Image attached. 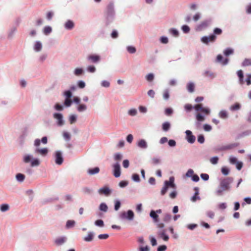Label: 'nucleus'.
Wrapping results in <instances>:
<instances>
[{
  "label": "nucleus",
  "mask_w": 251,
  "mask_h": 251,
  "mask_svg": "<svg viewBox=\"0 0 251 251\" xmlns=\"http://www.w3.org/2000/svg\"><path fill=\"white\" fill-rule=\"evenodd\" d=\"M150 216L152 218L153 222L156 224V227L160 229L157 233L158 237L162 238L165 241H167L169 240V236L166 234V229L164 228L165 225L159 222L158 214L155 211L151 210Z\"/></svg>",
  "instance_id": "nucleus-1"
},
{
  "label": "nucleus",
  "mask_w": 251,
  "mask_h": 251,
  "mask_svg": "<svg viewBox=\"0 0 251 251\" xmlns=\"http://www.w3.org/2000/svg\"><path fill=\"white\" fill-rule=\"evenodd\" d=\"M233 179L231 177H227L221 179L220 183V186L222 189L226 191L230 189V184L233 182Z\"/></svg>",
  "instance_id": "nucleus-2"
},
{
  "label": "nucleus",
  "mask_w": 251,
  "mask_h": 251,
  "mask_svg": "<svg viewBox=\"0 0 251 251\" xmlns=\"http://www.w3.org/2000/svg\"><path fill=\"white\" fill-rule=\"evenodd\" d=\"M134 213L131 210H128L127 212L126 211H123L119 215L120 219L122 220L126 219L128 221H132L134 218Z\"/></svg>",
  "instance_id": "nucleus-3"
},
{
  "label": "nucleus",
  "mask_w": 251,
  "mask_h": 251,
  "mask_svg": "<svg viewBox=\"0 0 251 251\" xmlns=\"http://www.w3.org/2000/svg\"><path fill=\"white\" fill-rule=\"evenodd\" d=\"M194 108L196 111H201L206 115H209L210 113V110L207 108L202 107V104L201 103L195 105Z\"/></svg>",
  "instance_id": "nucleus-4"
},
{
  "label": "nucleus",
  "mask_w": 251,
  "mask_h": 251,
  "mask_svg": "<svg viewBox=\"0 0 251 251\" xmlns=\"http://www.w3.org/2000/svg\"><path fill=\"white\" fill-rule=\"evenodd\" d=\"M216 36L214 34L210 35L209 36H203L201 38V41L205 43L208 44L209 42H213L215 41Z\"/></svg>",
  "instance_id": "nucleus-5"
},
{
  "label": "nucleus",
  "mask_w": 251,
  "mask_h": 251,
  "mask_svg": "<svg viewBox=\"0 0 251 251\" xmlns=\"http://www.w3.org/2000/svg\"><path fill=\"white\" fill-rule=\"evenodd\" d=\"M114 173L113 175L115 177H118L121 175L120 165L119 163H116L113 165Z\"/></svg>",
  "instance_id": "nucleus-6"
},
{
  "label": "nucleus",
  "mask_w": 251,
  "mask_h": 251,
  "mask_svg": "<svg viewBox=\"0 0 251 251\" xmlns=\"http://www.w3.org/2000/svg\"><path fill=\"white\" fill-rule=\"evenodd\" d=\"M185 133L187 141L191 144L194 143L196 140V137L192 134V132L189 130H187Z\"/></svg>",
  "instance_id": "nucleus-7"
},
{
  "label": "nucleus",
  "mask_w": 251,
  "mask_h": 251,
  "mask_svg": "<svg viewBox=\"0 0 251 251\" xmlns=\"http://www.w3.org/2000/svg\"><path fill=\"white\" fill-rule=\"evenodd\" d=\"M53 117L57 120V124L59 126H61L64 125V122L63 120V116L60 113H54L53 114Z\"/></svg>",
  "instance_id": "nucleus-8"
},
{
  "label": "nucleus",
  "mask_w": 251,
  "mask_h": 251,
  "mask_svg": "<svg viewBox=\"0 0 251 251\" xmlns=\"http://www.w3.org/2000/svg\"><path fill=\"white\" fill-rule=\"evenodd\" d=\"M55 163L57 164L61 165L63 161L62 153L60 151H57L55 153Z\"/></svg>",
  "instance_id": "nucleus-9"
},
{
  "label": "nucleus",
  "mask_w": 251,
  "mask_h": 251,
  "mask_svg": "<svg viewBox=\"0 0 251 251\" xmlns=\"http://www.w3.org/2000/svg\"><path fill=\"white\" fill-rule=\"evenodd\" d=\"M35 153L40 154L43 156H45L47 155L49 151L47 148L39 149L36 148L34 151Z\"/></svg>",
  "instance_id": "nucleus-10"
},
{
  "label": "nucleus",
  "mask_w": 251,
  "mask_h": 251,
  "mask_svg": "<svg viewBox=\"0 0 251 251\" xmlns=\"http://www.w3.org/2000/svg\"><path fill=\"white\" fill-rule=\"evenodd\" d=\"M238 146L237 143H232L226 146H223L218 149L219 151H226L232 149Z\"/></svg>",
  "instance_id": "nucleus-11"
},
{
  "label": "nucleus",
  "mask_w": 251,
  "mask_h": 251,
  "mask_svg": "<svg viewBox=\"0 0 251 251\" xmlns=\"http://www.w3.org/2000/svg\"><path fill=\"white\" fill-rule=\"evenodd\" d=\"M87 59L92 63H96L100 60V57L98 55L91 54L88 56Z\"/></svg>",
  "instance_id": "nucleus-12"
},
{
  "label": "nucleus",
  "mask_w": 251,
  "mask_h": 251,
  "mask_svg": "<svg viewBox=\"0 0 251 251\" xmlns=\"http://www.w3.org/2000/svg\"><path fill=\"white\" fill-rule=\"evenodd\" d=\"M99 193L100 194H104L105 196H108L111 193V190L107 187H104L99 189Z\"/></svg>",
  "instance_id": "nucleus-13"
},
{
  "label": "nucleus",
  "mask_w": 251,
  "mask_h": 251,
  "mask_svg": "<svg viewBox=\"0 0 251 251\" xmlns=\"http://www.w3.org/2000/svg\"><path fill=\"white\" fill-rule=\"evenodd\" d=\"M216 61L218 63H222L224 65H225L227 64L228 59L227 58H226L225 59L223 60V56L221 54H219L217 56Z\"/></svg>",
  "instance_id": "nucleus-14"
},
{
  "label": "nucleus",
  "mask_w": 251,
  "mask_h": 251,
  "mask_svg": "<svg viewBox=\"0 0 251 251\" xmlns=\"http://www.w3.org/2000/svg\"><path fill=\"white\" fill-rule=\"evenodd\" d=\"M67 240V238L65 237H60L56 238L55 240V243L57 246H60L63 244Z\"/></svg>",
  "instance_id": "nucleus-15"
},
{
  "label": "nucleus",
  "mask_w": 251,
  "mask_h": 251,
  "mask_svg": "<svg viewBox=\"0 0 251 251\" xmlns=\"http://www.w3.org/2000/svg\"><path fill=\"white\" fill-rule=\"evenodd\" d=\"M209 25V22L208 21H204L201 23L200 25H199L197 26V29L199 30H201Z\"/></svg>",
  "instance_id": "nucleus-16"
},
{
  "label": "nucleus",
  "mask_w": 251,
  "mask_h": 251,
  "mask_svg": "<svg viewBox=\"0 0 251 251\" xmlns=\"http://www.w3.org/2000/svg\"><path fill=\"white\" fill-rule=\"evenodd\" d=\"M237 75L239 77V82L241 85H243L244 83V81L243 80L244 75L243 72L241 70L238 71Z\"/></svg>",
  "instance_id": "nucleus-17"
},
{
  "label": "nucleus",
  "mask_w": 251,
  "mask_h": 251,
  "mask_svg": "<svg viewBox=\"0 0 251 251\" xmlns=\"http://www.w3.org/2000/svg\"><path fill=\"white\" fill-rule=\"evenodd\" d=\"M137 146L142 149H146L147 148V144L146 141L144 139H141L138 141Z\"/></svg>",
  "instance_id": "nucleus-18"
},
{
  "label": "nucleus",
  "mask_w": 251,
  "mask_h": 251,
  "mask_svg": "<svg viewBox=\"0 0 251 251\" xmlns=\"http://www.w3.org/2000/svg\"><path fill=\"white\" fill-rule=\"evenodd\" d=\"M74 23L72 21L68 20L66 22L65 24V27L67 29L70 30L74 28Z\"/></svg>",
  "instance_id": "nucleus-19"
},
{
  "label": "nucleus",
  "mask_w": 251,
  "mask_h": 251,
  "mask_svg": "<svg viewBox=\"0 0 251 251\" xmlns=\"http://www.w3.org/2000/svg\"><path fill=\"white\" fill-rule=\"evenodd\" d=\"M195 191V195L191 198V200L192 201L195 202L197 200H200V197L198 196L199 195V188L198 187H195L194 188Z\"/></svg>",
  "instance_id": "nucleus-20"
},
{
  "label": "nucleus",
  "mask_w": 251,
  "mask_h": 251,
  "mask_svg": "<svg viewBox=\"0 0 251 251\" xmlns=\"http://www.w3.org/2000/svg\"><path fill=\"white\" fill-rule=\"evenodd\" d=\"M100 172V169L99 167H95L92 169H89L88 170V173L90 175H93L99 173Z\"/></svg>",
  "instance_id": "nucleus-21"
},
{
  "label": "nucleus",
  "mask_w": 251,
  "mask_h": 251,
  "mask_svg": "<svg viewBox=\"0 0 251 251\" xmlns=\"http://www.w3.org/2000/svg\"><path fill=\"white\" fill-rule=\"evenodd\" d=\"M165 185H166L167 186H170L172 188L175 187V184H174V178L173 177H171L170 178L169 181H166L165 182Z\"/></svg>",
  "instance_id": "nucleus-22"
},
{
  "label": "nucleus",
  "mask_w": 251,
  "mask_h": 251,
  "mask_svg": "<svg viewBox=\"0 0 251 251\" xmlns=\"http://www.w3.org/2000/svg\"><path fill=\"white\" fill-rule=\"evenodd\" d=\"M241 108V105L240 103L236 102L234 103V104L231 105L229 107V109L231 111H236L238 110Z\"/></svg>",
  "instance_id": "nucleus-23"
},
{
  "label": "nucleus",
  "mask_w": 251,
  "mask_h": 251,
  "mask_svg": "<svg viewBox=\"0 0 251 251\" xmlns=\"http://www.w3.org/2000/svg\"><path fill=\"white\" fill-rule=\"evenodd\" d=\"M219 117L223 119H227L228 117V113L226 110H221L219 113Z\"/></svg>",
  "instance_id": "nucleus-24"
},
{
  "label": "nucleus",
  "mask_w": 251,
  "mask_h": 251,
  "mask_svg": "<svg viewBox=\"0 0 251 251\" xmlns=\"http://www.w3.org/2000/svg\"><path fill=\"white\" fill-rule=\"evenodd\" d=\"M94 234L92 232H89L87 236L84 238V240L86 242H91L93 240Z\"/></svg>",
  "instance_id": "nucleus-25"
},
{
  "label": "nucleus",
  "mask_w": 251,
  "mask_h": 251,
  "mask_svg": "<svg viewBox=\"0 0 251 251\" xmlns=\"http://www.w3.org/2000/svg\"><path fill=\"white\" fill-rule=\"evenodd\" d=\"M41 49H42L41 43L39 41L36 42L35 45H34V50L36 51H39L41 50Z\"/></svg>",
  "instance_id": "nucleus-26"
},
{
  "label": "nucleus",
  "mask_w": 251,
  "mask_h": 251,
  "mask_svg": "<svg viewBox=\"0 0 251 251\" xmlns=\"http://www.w3.org/2000/svg\"><path fill=\"white\" fill-rule=\"evenodd\" d=\"M196 118L198 122H202L205 120L204 117L199 113L197 114Z\"/></svg>",
  "instance_id": "nucleus-27"
},
{
  "label": "nucleus",
  "mask_w": 251,
  "mask_h": 251,
  "mask_svg": "<svg viewBox=\"0 0 251 251\" xmlns=\"http://www.w3.org/2000/svg\"><path fill=\"white\" fill-rule=\"evenodd\" d=\"M16 177L18 181L23 182L25 178V176L22 174L19 173L16 175Z\"/></svg>",
  "instance_id": "nucleus-28"
},
{
  "label": "nucleus",
  "mask_w": 251,
  "mask_h": 251,
  "mask_svg": "<svg viewBox=\"0 0 251 251\" xmlns=\"http://www.w3.org/2000/svg\"><path fill=\"white\" fill-rule=\"evenodd\" d=\"M172 219V216L170 214H165L163 218V221L166 223L169 222Z\"/></svg>",
  "instance_id": "nucleus-29"
},
{
  "label": "nucleus",
  "mask_w": 251,
  "mask_h": 251,
  "mask_svg": "<svg viewBox=\"0 0 251 251\" xmlns=\"http://www.w3.org/2000/svg\"><path fill=\"white\" fill-rule=\"evenodd\" d=\"M9 209V206L8 204H2L0 206V210L2 212H5Z\"/></svg>",
  "instance_id": "nucleus-30"
},
{
  "label": "nucleus",
  "mask_w": 251,
  "mask_h": 251,
  "mask_svg": "<svg viewBox=\"0 0 251 251\" xmlns=\"http://www.w3.org/2000/svg\"><path fill=\"white\" fill-rule=\"evenodd\" d=\"M203 75L206 77H209L211 78L215 77L214 74L209 71H206L203 73Z\"/></svg>",
  "instance_id": "nucleus-31"
},
{
  "label": "nucleus",
  "mask_w": 251,
  "mask_h": 251,
  "mask_svg": "<svg viewBox=\"0 0 251 251\" xmlns=\"http://www.w3.org/2000/svg\"><path fill=\"white\" fill-rule=\"evenodd\" d=\"M170 128V124L168 122H165L162 124V129L164 131H168Z\"/></svg>",
  "instance_id": "nucleus-32"
},
{
  "label": "nucleus",
  "mask_w": 251,
  "mask_h": 251,
  "mask_svg": "<svg viewBox=\"0 0 251 251\" xmlns=\"http://www.w3.org/2000/svg\"><path fill=\"white\" fill-rule=\"evenodd\" d=\"M187 88L188 91L192 93L194 91L195 85L193 83H189L187 84Z\"/></svg>",
  "instance_id": "nucleus-33"
},
{
  "label": "nucleus",
  "mask_w": 251,
  "mask_h": 251,
  "mask_svg": "<svg viewBox=\"0 0 251 251\" xmlns=\"http://www.w3.org/2000/svg\"><path fill=\"white\" fill-rule=\"evenodd\" d=\"M242 66H251V59H245L243 63H242Z\"/></svg>",
  "instance_id": "nucleus-34"
},
{
  "label": "nucleus",
  "mask_w": 251,
  "mask_h": 251,
  "mask_svg": "<svg viewBox=\"0 0 251 251\" xmlns=\"http://www.w3.org/2000/svg\"><path fill=\"white\" fill-rule=\"evenodd\" d=\"M100 209L101 211L106 212L108 209L107 206L104 203H101L100 205Z\"/></svg>",
  "instance_id": "nucleus-35"
},
{
  "label": "nucleus",
  "mask_w": 251,
  "mask_h": 251,
  "mask_svg": "<svg viewBox=\"0 0 251 251\" xmlns=\"http://www.w3.org/2000/svg\"><path fill=\"white\" fill-rule=\"evenodd\" d=\"M40 165V161L38 159H34L31 162V166H38Z\"/></svg>",
  "instance_id": "nucleus-36"
},
{
  "label": "nucleus",
  "mask_w": 251,
  "mask_h": 251,
  "mask_svg": "<svg viewBox=\"0 0 251 251\" xmlns=\"http://www.w3.org/2000/svg\"><path fill=\"white\" fill-rule=\"evenodd\" d=\"M52 29L50 26H47L44 28V33L46 35H48L51 32Z\"/></svg>",
  "instance_id": "nucleus-37"
},
{
  "label": "nucleus",
  "mask_w": 251,
  "mask_h": 251,
  "mask_svg": "<svg viewBox=\"0 0 251 251\" xmlns=\"http://www.w3.org/2000/svg\"><path fill=\"white\" fill-rule=\"evenodd\" d=\"M87 108V107L86 105L84 104H79V106L77 107V110L79 112H82L83 111H85Z\"/></svg>",
  "instance_id": "nucleus-38"
},
{
  "label": "nucleus",
  "mask_w": 251,
  "mask_h": 251,
  "mask_svg": "<svg viewBox=\"0 0 251 251\" xmlns=\"http://www.w3.org/2000/svg\"><path fill=\"white\" fill-rule=\"evenodd\" d=\"M163 97L164 100H167L169 99L170 97V94L168 89H166L164 91Z\"/></svg>",
  "instance_id": "nucleus-39"
},
{
  "label": "nucleus",
  "mask_w": 251,
  "mask_h": 251,
  "mask_svg": "<svg viewBox=\"0 0 251 251\" xmlns=\"http://www.w3.org/2000/svg\"><path fill=\"white\" fill-rule=\"evenodd\" d=\"M219 158L217 156L211 157L210 159V162L213 164H216L218 163Z\"/></svg>",
  "instance_id": "nucleus-40"
},
{
  "label": "nucleus",
  "mask_w": 251,
  "mask_h": 251,
  "mask_svg": "<svg viewBox=\"0 0 251 251\" xmlns=\"http://www.w3.org/2000/svg\"><path fill=\"white\" fill-rule=\"evenodd\" d=\"M160 162V160L158 158L153 157L151 159V163L153 165H157Z\"/></svg>",
  "instance_id": "nucleus-41"
},
{
  "label": "nucleus",
  "mask_w": 251,
  "mask_h": 251,
  "mask_svg": "<svg viewBox=\"0 0 251 251\" xmlns=\"http://www.w3.org/2000/svg\"><path fill=\"white\" fill-rule=\"evenodd\" d=\"M127 50L130 53H134L136 52V50L135 48L132 46L127 47Z\"/></svg>",
  "instance_id": "nucleus-42"
},
{
  "label": "nucleus",
  "mask_w": 251,
  "mask_h": 251,
  "mask_svg": "<svg viewBox=\"0 0 251 251\" xmlns=\"http://www.w3.org/2000/svg\"><path fill=\"white\" fill-rule=\"evenodd\" d=\"M95 224L96 226L100 227H102L104 226V223L102 220H98L96 221Z\"/></svg>",
  "instance_id": "nucleus-43"
},
{
  "label": "nucleus",
  "mask_w": 251,
  "mask_h": 251,
  "mask_svg": "<svg viewBox=\"0 0 251 251\" xmlns=\"http://www.w3.org/2000/svg\"><path fill=\"white\" fill-rule=\"evenodd\" d=\"M75 222L74 221L69 220L67 221L66 223V227L67 228H70L71 227L75 225Z\"/></svg>",
  "instance_id": "nucleus-44"
},
{
  "label": "nucleus",
  "mask_w": 251,
  "mask_h": 251,
  "mask_svg": "<svg viewBox=\"0 0 251 251\" xmlns=\"http://www.w3.org/2000/svg\"><path fill=\"white\" fill-rule=\"evenodd\" d=\"M150 239L151 241V244L152 246H155L157 245V242L155 238L153 236H150Z\"/></svg>",
  "instance_id": "nucleus-45"
},
{
  "label": "nucleus",
  "mask_w": 251,
  "mask_h": 251,
  "mask_svg": "<svg viewBox=\"0 0 251 251\" xmlns=\"http://www.w3.org/2000/svg\"><path fill=\"white\" fill-rule=\"evenodd\" d=\"M146 78L148 81L151 82L154 79V75L152 74H149L146 75Z\"/></svg>",
  "instance_id": "nucleus-46"
},
{
  "label": "nucleus",
  "mask_w": 251,
  "mask_h": 251,
  "mask_svg": "<svg viewBox=\"0 0 251 251\" xmlns=\"http://www.w3.org/2000/svg\"><path fill=\"white\" fill-rule=\"evenodd\" d=\"M233 52V50H232V49H229V48L226 49L224 51V54H225L226 56H228V55H229L230 54H232Z\"/></svg>",
  "instance_id": "nucleus-47"
},
{
  "label": "nucleus",
  "mask_w": 251,
  "mask_h": 251,
  "mask_svg": "<svg viewBox=\"0 0 251 251\" xmlns=\"http://www.w3.org/2000/svg\"><path fill=\"white\" fill-rule=\"evenodd\" d=\"M173 110L171 108H167L165 110V113L166 115L170 116L172 114Z\"/></svg>",
  "instance_id": "nucleus-48"
},
{
  "label": "nucleus",
  "mask_w": 251,
  "mask_h": 251,
  "mask_svg": "<svg viewBox=\"0 0 251 251\" xmlns=\"http://www.w3.org/2000/svg\"><path fill=\"white\" fill-rule=\"evenodd\" d=\"M170 32L174 36L177 37L178 35V32L175 29H170Z\"/></svg>",
  "instance_id": "nucleus-49"
},
{
  "label": "nucleus",
  "mask_w": 251,
  "mask_h": 251,
  "mask_svg": "<svg viewBox=\"0 0 251 251\" xmlns=\"http://www.w3.org/2000/svg\"><path fill=\"white\" fill-rule=\"evenodd\" d=\"M72 103V100L71 99H66L64 101V104L65 106L69 107L70 106Z\"/></svg>",
  "instance_id": "nucleus-50"
},
{
  "label": "nucleus",
  "mask_w": 251,
  "mask_h": 251,
  "mask_svg": "<svg viewBox=\"0 0 251 251\" xmlns=\"http://www.w3.org/2000/svg\"><path fill=\"white\" fill-rule=\"evenodd\" d=\"M123 156L120 153H116L114 155V159L116 161H120L122 160Z\"/></svg>",
  "instance_id": "nucleus-51"
},
{
  "label": "nucleus",
  "mask_w": 251,
  "mask_h": 251,
  "mask_svg": "<svg viewBox=\"0 0 251 251\" xmlns=\"http://www.w3.org/2000/svg\"><path fill=\"white\" fill-rule=\"evenodd\" d=\"M83 73V70L81 68H77L75 71V74L76 75H79Z\"/></svg>",
  "instance_id": "nucleus-52"
},
{
  "label": "nucleus",
  "mask_w": 251,
  "mask_h": 251,
  "mask_svg": "<svg viewBox=\"0 0 251 251\" xmlns=\"http://www.w3.org/2000/svg\"><path fill=\"white\" fill-rule=\"evenodd\" d=\"M206 215L209 218L211 219H213L215 216L214 212L212 211H208L206 212Z\"/></svg>",
  "instance_id": "nucleus-53"
},
{
  "label": "nucleus",
  "mask_w": 251,
  "mask_h": 251,
  "mask_svg": "<svg viewBox=\"0 0 251 251\" xmlns=\"http://www.w3.org/2000/svg\"><path fill=\"white\" fill-rule=\"evenodd\" d=\"M76 120V117L75 115H71L70 117L69 121L71 124H73V123H75Z\"/></svg>",
  "instance_id": "nucleus-54"
},
{
  "label": "nucleus",
  "mask_w": 251,
  "mask_h": 251,
  "mask_svg": "<svg viewBox=\"0 0 251 251\" xmlns=\"http://www.w3.org/2000/svg\"><path fill=\"white\" fill-rule=\"evenodd\" d=\"M198 141L201 144H202L204 143V137L203 135L201 134V135H199V136L198 137Z\"/></svg>",
  "instance_id": "nucleus-55"
},
{
  "label": "nucleus",
  "mask_w": 251,
  "mask_h": 251,
  "mask_svg": "<svg viewBox=\"0 0 251 251\" xmlns=\"http://www.w3.org/2000/svg\"><path fill=\"white\" fill-rule=\"evenodd\" d=\"M128 113L131 116H135L137 114V110L135 109H131L128 111Z\"/></svg>",
  "instance_id": "nucleus-56"
},
{
  "label": "nucleus",
  "mask_w": 251,
  "mask_h": 251,
  "mask_svg": "<svg viewBox=\"0 0 251 251\" xmlns=\"http://www.w3.org/2000/svg\"><path fill=\"white\" fill-rule=\"evenodd\" d=\"M181 28L184 33H188L190 31V28L186 25H183Z\"/></svg>",
  "instance_id": "nucleus-57"
},
{
  "label": "nucleus",
  "mask_w": 251,
  "mask_h": 251,
  "mask_svg": "<svg viewBox=\"0 0 251 251\" xmlns=\"http://www.w3.org/2000/svg\"><path fill=\"white\" fill-rule=\"evenodd\" d=\"M222 33V30L221 29L219 28H216L214 29V35H220Z\"/></svg>",
  "instance_id": "nucleus-58"
},
{
  "label": "nucleus",
  "mask_w": 251,
  "mask_h": 251,
  "mask_svg": "<svg viewBox=\"0 0 251 251\" xmlns=\"http://www.w3.org/2000/svg\"><path fill=\"white\" fill-rule=\"evenodd\" d=\"M132 179L134 181L138 182L140 181L139 176L138 174H134L132 175Z\"/></svg>",
  "instance_id": "nucleus-59"
},
{
  "label": "nucleus",
  "mask_w": 251,
  "mask_h": 251,
  "mask_svg": "<svg viewBox=\"0 0 251 251\" xmlns=\"http://www.w3.org/2000/svg\"><path fill=\"white\" fill-rule=\"evenodd\" d=\"M64 95L66 96V99H70L72 97V94L70 91H66L64 92Z\"/></svg>",
  "instance_id": "nucleus-60"
},
{
  "label": "nucleus",
  "mask_w": 251,
  "mask_h": 251,
  "mask_svg": "<svg viewBox=\"0 0 251 251\" xmlns=\"http://www.w3.org/2000/svg\"><path fill=\"white\" fill-rule=\"evenodd\" d=\"M87 70L90 73H94L96 71V68L94 66H89L87 67Z\"/></svg>",
  "instance_id": "nucleus-61"
},
{
  "label": "nucleus",
  "mask_w": 251,
  "mask_h": 251,
  "mask_svg": "<svg viewBox=\"0 0 251 251\" xmlns=\"http://www.w3.org/2000/svg\"><path fill=\"white\" fill-rule=\"evenodd\" d=\"M31 158V157L30 155H25L24 157V161L26 163H28L30 161Z\"/></svg>",
  "instance_id": "nucleus-62"
},
{
  "label": "nucleus",
  "mask_w": 251,
  "mask_h": 251,
  "mask_svg": "<svg viewBox=\"0 0 251 251\" xmlns=\"http://www.w3.org/2000/svg\"><path fill=\"white\" fill-rule=\"evenodd\" d=\"M192 108V105L190 104H186L184 106V108L187 111H190Z\"/></svg>",
  "instance_id": "nucleus-63"
},
{
  "label": "nucleus",
  "mask_w": 251,
  "mask_h": 251,
  "mask_svg": "<svg viewBox=\"0 0 251 251\" xmlns=\"http://www.w3.org/2000/svg\"><path fill=\"white\" fill-rule=\"evenodd\" d=\"M167 249L166 245L160 246L157 248V251H165Z\"/></svg>",
  "instance_id": "nucleus-64"
}]
</instances>
